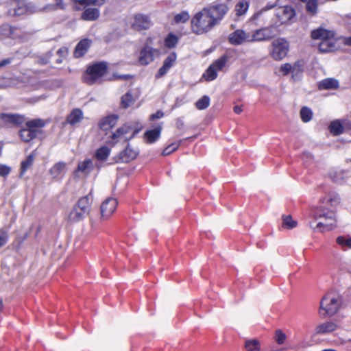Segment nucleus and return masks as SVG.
Returning a JSON list of instances; mask_svg holds the SVG:
<instances>
[{
  "label": "nucleus",
  "mask_w": 351,
  "mask_h": 351,
  "mask_svg": "<svg viewBox=\"0 0 351 351\" xmlns=\"http://www.w3.org/2000/svg\"><path fill=\"white\" fill-rule=\"evenodd\" d=\"M229 10L225 3H218L204 8L192 18L191 30L195 34H203L220 23Z\"/></svg>",
  "instance_id": "nucleus-1"
},
{
  "label": "nucleus",
  "mask_w": 351,
  "mask_h": 351,
  "mask_svg": "<svg viewBox=\"0 0 351 351\" xmlns=\"http://www.w3.org/2000/svg\"><path fill=\"white\" fill-rule=\"evenodd\" d=\"M313 218L315 220L319 219H324V221L319 222L314 230H321V232L328 231L332 230L336 226V214L335 211L331 208H328L325 206H320L315 209L313 213Z\"/></svg>",
  "instance_id": "nucleus-2"
},
{
  "label": "nucleus",
  "mask_w": 351,
  "mask_h": 351,
  "mask_svg": "<svg viewBox=\"0 0 351 351\" xmlns=\"http://www.w3.org/2000/svg\"><path fill=\"white\" fill-rule=\"evenodd\" d=\"M92 204L91 194L81 197L68 215V220L70 222H77L82 220L90 211Z\"/></svg>",
  "instance_id": "nucleus-3"
},
{
  "label": "nucleus",
  "mask_w": 351,
  "mask_h": 351,
  "mask_svg": "<svg viewBox=\"0 0 351 351\" xmlns=\"http://www.w3.org/2000/svg\"><path fill=\"white\" fill-rule=\"evenodd\" d=\"M341 304V300L338 295L333 293H327L321 300L320 313H322L324 316H332L337 313Z\"/></svg>",
  "instance_id": "nucleus-4"
},
{
  "label": "nucleus",
  "mask_w": 351,
  "mask_h": 351,
  "mask_svg": "<svg viewBox=\"0 0 351 351\" xmlns=\"http://www.w3.org/2000/svg\"><path fill=\"white\" fill-rule=\"evenodd\" d=\"M138 131V130L135 129L131 124L125 123L117 128V130L110 135V144L113 146L121 141H128L133 138Z\"/></svg>",
  "instance_id": "nucleus-5"
},
{
  "label": "nucleus",
  "mask_w": 351,
  "mask_h": 351,
  "mask_svg": "<svg viewBox=\"0 0 351 351\" xmlns=\"http://www.w3.org/2000/svg\"><path fill=\"white\" fill-rule=\"evenodd\" d=\"M108 66L105 62H98L89 66L84 80L86 83L93 84L97 82L106 73Z\"/></svg>",
  "instance_id": "nucleus-6"
},
{
  "label": "nucleus",
  "mask_w": 351,
  "mask_h": 351,
  "mask_svg": "<svg viewBox=\"0 0 351 351\" xmlns=\"http://www.w3.org/2000/svg\"><path fill=\"white\" fill-rule=\"evenodd\" d=\"M289 48V43L285 38H276L271 43L270 56L275 60H281L287 55Z\"/></svg>",
  "instance_id": "nucleus-7"
},
{
  "label": "nucleus",
  "mask_w": 351,
  "mask_h": 351,
  "mask_svg": "<svg viewBox=\"0 0 351 351\" xmlns=\"http://www.w3.org/2000/svg\"><path fill=\"white\" fill-rule=\"evenodd\" d=\"M150 42L151 38H148L146 44L139 51L138 60L141 65L149 64L154 61L155 56L159 54V51L157 49L149 45Z\"/></svg>",
  "instance_id": "nucleus-8"
},
{
  "label": "nucleus",
  "mask_w": 351,
  "mask_h": 351,
  "mask_svg": "<svg viewBox=\"0 0 351 351\" xmlns=\"http://www.w3.org/2000/svg\"><path fill=\"white\" fill-rule=\"evenodd\" d=\"M14 15L21 16L25 14H34L40 12L39 6L34 3H26L23 1L14 0L12 1Z\"/></svg>",
  "instance_id": "nucleus-9"
},
{
  "label": "nucleus",
  "mask_w": 351,
  "mask_h": 351,
  "mask_svg": "<svg viewBox=\"0 0 351 351\" xmlns=\"http://www.w3.org/2000/svg\"><path fill=\"white\" fill-rule=\"evenodd\" d=\"M227 58L222 56L215 60L206 71L203 75V77L206 81H213L217 77V71H221L226 65Z\"/></svg>",
  "instance_id": "nucleus-10"
},
{
  "label": "nucleus",
  "mask_w": 351,
  "mask_h": 351,
  "mask_svg": "<svg viewBox=\"0 0 351 351\" xmlns=\"http://www.w3.org/2000/svg\"><path fill=\"white\" fill-rule=\"evenodd\" d=\"M271 27H264L256 29L254 32H250V42H262L269 40L274 37Z\"/></svg>",
  "instance_id": "nucleus-11"
},
{
  "label": "nucleus",
  "mask_w": 351,
  "mask_h": 351,
  "mask_svg": "<svg viewBox=\"0 0 351 351\" xmlns=\"http://www.w3.org/2000/svg\"><path fill=\"white\" fill-rule=\"evenodd\" d=\"M228 40L234 45H241L244 43H250V32H245L243 29L235 30L229 35Z\"/></svg>",
  "instance_id": "nucleus-12"
},
{
  "label": "nucleus",
  "mask_w": 351,
  "mask_h": 351,
  "mask_svg": "<svg viewBox=\"0 0 351 351\" xmlns=\"http://www.w3.org/2000/svg\"><path fill=\"white\" fill-rule=\"evenodd\" d=\"M94 169V164L92 160L86 158L84 160L80 162L77 165V169L74 171L75 177L86 176Z\"/></svg>",
  "instance_id": "nucleus-13"
},
{
  "label": "nucleus",
  "mask_w": 351,
  "mask_h": 351,
  "mask_svg": "<svg viewBox=\"0 0 351 351\" xmlns=\"http://www.w3.org/2000/svg\"><path fill=\"white\" fill-rule=\"evenodd\" d=\"M151 25L149 17L142 14H136L134 16V21L132 23V27L138 31L147 29Z\"/></svg>",
  "instance_id": "nucleus-14"
},
{
  "label": "nucleus",
  "mask_w": 351,
  "mask_h": 351,
  "mask_svg": "<svg viewBox=\"0 0 351 351\" xmlns=\"http://www.w3.org/2000/svg\"><path fill=\"white\" fill-rule=\"evenodd\" d=\"M294 15V10L291 6L279 7L276 10V16L279 19L281 23L288 22Z\"/></svg>",
  "instance_id": "nucleus-15"
},
{
  "label": "nucleus",
  "mask_w": 351,
  "mask_h": 351,
  "mask_svg": "<svg viewBox=\"0 0 351 351\" xmlns=\"http://www.w3.org/2000/svg\"><path fill=\"white\" fill-rule=\"evenodd\" d=\"M177 59L176 53H170L164 60L162 66L159 69L156 74V78H160L164 76L168 71L172 67Z\"/></svg>",
  "instance_id": "nucleus-16"
},
{
  "label": "nucleus",
  "mask_w": 351,
  "mask_h": 351,
  "mask_svg": "<svg viewBox=\"0 0 351 351\" xmlns=\"http://www.w3.org/2000/svg\"><path fill=\"white\" fill-rule=\"evenodd\" d=\"M117 206L116 199L108 198L101 205V214L103 218L110 217L115 210Z\"/></svg>",
  "instance_id": "nucleus-17"
},
{
  "label": "nucleus",
  "mask_w": 351,
  "mask_h": 351,
  "mask_svg": "<svg viewBox=\"0 0 351 351\" xmlns=\"http://www.w3.org/2000/svg\"><path fill=\"white\" fill-rule=\"evenodd\" d=\"M0 119L5 126L17 125L23 122V117L15 114L1 113Z\"/></svg>",
  "instance_id": "nucleus-18"
},
{
  "label": "nucleus",
  "mask_w": 351,
  "mask_h": 351,
  "mask_svg": "<svg viewBox=\"0 0 351 351\" xmlns=\"http://www.w3.org/2000/svg\"><path fill=\"white\" fill-rule=\"evenodd\" d=\"M66 171V163L58 162L49 169V174L53 179L60 180L63 178Z\"/></svg>",
  "instance_id": "nucleus-19"
},
{
  "label": "nucleus",
  "mask_w": 351,
  "mask_h": 351,
  "mask_svg": "<svg viewBox=\"0 0 351 351\" xmlns=\"http://www.w3.org/2000/svg\"><path fill=\"white\" fill-rule=\"evenodd\" d=\"M337 41L335 36L320 41L318 45L319 50L324 53L333 51L337 49Z\"/></svg>",
  "instance_id": "nucleus-20"
},
{
  "label": "nucleus",
  "mask_w": 351,
  "mask_h": 351,
  "mask_svg": "<svg viewBox=\"0 0 351 351\" xmlns=\"http://www.w3.org/2000/svg\"><path fill=\"white\" fill-rule=\"evenodd\" d=\"M337 325L333 322H326L317 325L315 330V335H326L335 331Z\"/></svg>",
  "instance_id": "nucleus-21"
},
{
  "label": "nucleus",
  "mask_w": 351,
  "mask_h": 351,
  "mask_svg": "<svg viewBox=\"0 0 351 351\" xmlns=\"http://www.w3.org/2000/svg\"><path fill=\"white\" fill-rule=\"evenodd\" d=\"M19 29L11 27L8 25H3L0 27V40L5 38H11L15 39L19 36Z\"/></svg>",
  "instance_id": "nucleus-22"
},
{
  "label": "nucleus",
  "mask_w": 351,
  "mask_h": 351,
  "mask_svg": "<svg viewBox=\"0 0 351 351\" xmlns=\"http://www.w3.org/2000/svg\"><path fill=\"white\" fill-rule=\"evenodd\" d=\"M84 118V113L80 108L73 109L66 117V122L72 126L79 124Z\"/></svg>",
  "instance_id": "nucleus-23"
},
{
  "label": "nucleus",
  "mask_w": 351,
  "mask_h": 351,
  "mask_svg": "<svg viewBox=\"0 0 351 351\" xmlns=\"http://www.w3.org/2000/svg\"><path fill=\"white\" fill-rule=\"evenodd\" d=\"M339 87V81L332 77L326 78L318 83L319 90H337Z\"/></svg>",
  "instance_id": "nucleus-24"
},
{
  "label": "nucleus",
  "mask_w": 351,
  "mask_h": 351,
  "mask_svg": "<svg viewBox=\"0 0 351 351\" xmlns=\"http://www.w3.org/2000/svg\"><path fill=\"white\" fill-rule=\"evenodd\" d=\"M118 117L116 115H110L101 120L99 128L104 131H108L114 127L117 123Z\"/></svg>",
  "instance_id": "nucleus-25"
},
{
  "label": "nucleus",
  "mask_w": 351,
  "mask_h": 351,
  "mask_svg": "<svg viewBox=\"0 0 351 351\" xmlns=\"http://www.w3.org/2000/svg\"><path fill=\"white\" fill-rule=\"evenodd\" d=\"M138 152L128 145L124 151L119 154V161L122 162H128L136 158Z\"/></svg>",
  "instance_id": "nucleus-26"
},
{
  "label": "nucleus",
  "mask_w": 351,
  "mask_h": 351,
  "mask_svg": "<svg viewBox=\"0 0 351 351\" xmlns=\"http://www.w3.org/2000/svg\"><path fill=\"white\" fill-rule=\"evenodd\" d=\"M161 131V125H159L154 129L146 131L144 134L146 143L151 144L156 142L160 138Z\"/></svg>",
  "instance_id": "nucleus-27"
},
{
  "label": "nucleus",
  "mask_w": 351,
  "mask_h": 351,
  "mask_svg": "<svg viewBox=\"0 0 351 351\" xmlns=\"http://www.w3.org/2000/svg\"><path fill=\"white\" fill-rule=\"evenodd\" d=\"M328 176L333 182L341 184L347 178V172L339 169H332L328 173Z\"/></svg>",
  "instance_id": "nucleus-28"
},
{
  "label": "nucleus",
  "mask_w": 351,
  "mask_h": 351,
  "mask_svg": "<svg viewBox=\"0 0 351 351\" xmlns=\"http://www.w3.org/2000/svg\"><path fill=\"white\" fill-rule=\"evenodd\" d=\"M91 44V40L89 39H83L76 46L74 51V56L75 58H80L84 56L88 49L90 47Z\"/></svg>",
  "instance_id": "nucleus-29"
},
{
  "label": "nucleus",
  "mask_w": 351,
  "mask_h": 351,
  "mask_svg": "<svg viewBox=\"0 0 351 351\" xmlns=\"http://www.w3.org/2000/svg\"><path fill=\"white\" fill-rule=\"evenodd\" d=\"M333 36H335L333 32L325 29L324 28H318L317 29L312 31L311 32V37L313 39L320 40V41H323L325 39L330 38Z\"/></svg>",
  "instance_id": "nucleus-30"
},
{
  "label": "nucleus",
  "mask_w": 351,
  "mask_h": 351,
  "mask_svg": "<svg viewBox=\"0 0 351 351\" xmlns=\"http://www.w3.org/2000/svg\"><path fill=\"white\" fill-rule=\"evenodd\" d=\"M323 206H336L339 203V197L337 194L332 193L326 195L321 200Z\"/></svg>",
  "instance_id": "nucleus-31"
},
{
  "label": "nucleus",
  "mask_w": 351,
  "mask_h": 351,
  "mask_svg": "<svg viewBox=\"0 0 351 351\" xmlns=\"http://www.w3.org/2000/svg\"><path fill=\"white\" fill-rule=\"evenodd\" d=\"M40 12H53L58 10H64L66 8V5L63 0H55V3L47 4L43 7H40Z\"/></svg>",
  "instance_id": "nucleus-32"
},
{
  "label": "nucleus",
  "mask_w": 351,
  "mask_h": 351,
  "mask_svg": "<svg viewBox=\"0 0 351 351\" xmlns=\"http://www.w3.org/2000/svg\"><path fill=\"white\" fill-rule=\"evenodd\" d=\"M100 15L99 9L97 8H87L82 14V19L84 21H95Z\"/></svg>",
  "instance_id": "nucleus-33"
},
{
  "label": "nucleus",
  "mask_w": 351,
  "mask_h": 351,
  "mask_svg": "<svg viewBox=\"0 0 351 351\" xmlns=\"http://www.w3.org/2000/svg\"><path fill=\"white\" fill-rule=\"evenodd\" d=\"M45 125V121L41 119H32L27 121L25 123L26 127L36 131L37 134L41 132L40 129L43 128Z\"/></svg>",
  "instance_id": "nucleus-34"
},
{
  "label": "nucleus",
  "mask_w": 351,
  "mask_h": 351,
  "mask_svg": "<svg viewBox=\"0 0 351 351\" xmlns=\"http://www.w3.org/2000/svg\"><path fill=\"white\" fill-rule=\"evenodd\" d=\"M304 62L302 60H298L292 65L291 73L292 78L297 80L304 71Z\"/></svg>",
  "instance_id": "nucleus-35"
},
{
  "label": "nucleus",
  "mask_w": 351,
  "mask_h": 351,
  "mask_svg": "<svg viewBox=\"0 0 351 351\" xmlns=\"http://www.w3.org/2000/svg\"><path fill=\"white\" fill-rule=\"evenodd\" d=\"M36 131L29 129V128L21 129L19 131V136L21 140L24 142H29L37 136Z\"/></svg>",
  "instance_id": "nucleus-36"
},
{
  "label": "nucleus",
  "mask_w": 351,
  "mask_h": 351,
  "mask_svg": "<svg viewBox=\"0 0 351 351\" xmlns=\"http://www.w3.org/2000/svg\"><path fill=\"white\" fill-rule=\"evenodd\" d=\"M249 2L246 0L239 1L234 7V12L237 16H241L245 14L249 8Z\"/></svg>",
  "instance_id": "nucleus-37"
},
{
  "label": "nucleus",
  "mask_w": 351,
  "mask_h": 351,
  "mask_svg": "<svg viewBox=\"0 0 351 351\" xmlns=\"http://www.w3.org/2000/svg\"><path fill=\"white\" fill-rule=\"evenodd\" d=\"M35 155L36 154L34 152H33L27 156V158L25 160H23L21 162L20 177H22L25 173V171L32 167L34 160Z\"/></svg>",
  "instance_id": "nucleus-38"
},
{
  "label": "nucleus",
  "mask_w": 351,
  "mask_h": 351,
  "mask_svg": "<svg viewBox=\"0 0 351 351\" xmlns=\"http://www.w3.org/2000/svg\"><path fill=\"white\" fill-rule=\"evenodd\" d=\"M110 152V148H109L108 146H101L97 149L95 156L97 160L104 161L109 156Z\"/></svg>",
  "instance_id": "nucleus-39"
},
{
  "label": "nucleus",
  "mask_w": 351,
  "mask_h": 351,
  "mask_svg": "<svg viewBox=\"0 0 351 351\" xmlns=\"http://www.w3.org/2000/svg\"><path fill=\"white\" fill-rule=\"evenodd\" d=\"M336 242L343 250L351 249V237L339 236L337 238Z\"/></svg>",
  "instance_id": "nucleus-40"
},
{
  "label": "nucleus",
  "mask_w": 351,
  "mask_h": 351,
  "mask_svg": "<svg viewBox=\"0 0 351 351\" xmlns=\"http://www.w3.org/2000/svg\"><path fill=\"white\" fill-rule=\"evenodd\" d=\"M164 43L165 47H167V48H173L176 46V45L178 43V38L175 34L170 33L165 38Z\"/></svg>",
  "instance_id": "nucleus-41"
},
{
  "label": "nucleus",
  "mask_w": 351,
  "mask_h": 351,
  "mask_svg": "<svg viewBox=\"0 0 351 351\" xmlns=\"http://www.w3.org/2000/svg\"><path fill=\"white\" fill-rule=\"evenodd\" d=\"M282 226L288 229H292L297 226V221L293 220L290 215H283Z\"/></svg>",
  "instance_id": "nucleus-42"
},
{
  "label": "nucleus",
  "mask_w": 351,
  "mask_h": 351,
  "mask_svg": "<svg viewBox=\"0 0 351 351\" xmlns=\"http://www.w3.org/2000/svg\"><path fill=\"white\" fill-rule=\"evenodd\" d=\"M210 105V98L208 96L204 95L198 99L195 103V106L198 110H204Z\"/></svg>",
  "instance_id": "nucleus-43"
},
{
  "label": "nucleus",
  "mask_w": 351,
  "mask_h": 351,
  "mask_svg": "<svg viewBox=\"0 0 351 351\" xmlns=\"http://www.w3.org/2000/svg\"><path fill=\"white\" fill-rule=\"evenodd\" d=\"M300 114L301 119L304 123H307V122L310 121L312 119L313 112H312L311 110L307 107H303L300 110Z\"/></svg>",
  "instance_id": "nucleus-44"
},
{
  "label": "nucleus",
  "mask_w": 351,
  "mask_h": 351,
  "mask_svg": "<svg viewBox=\"0 0 351 351\" xmlns=\"http://www.w3.org/2000/svg\"><path fill=\"white\" fill-rule=\"evenodd\" d=\"M317 0H308L306 5V11L312 15H315L317 12Z\"/></svg>",
  "instance_id": "nucleus-45"
},
{
  "label": "nucleus",
  "mask_w": 351,
  "mask_h": 351,
  "mask_svg": "<svg viewBox=\"0 0 351 351\" xmlns=\"http://www.w3.org/2000/svg\"><path fill=\"white\" fill-rule=\"evenodd\" d=\"M245 347L247 351H258L260 343L256 339H250L246 341Z\"/></svg>",
  "instance_id": "nucleus-46"
},
{
  "label": "nucleus",
  "mask_w": 351,
  "mask_h": 351,
  "mask_svg": "<svg viewBox=\"0 0 351 351\" xmlns=\"http://www.w3.org/2000/svg\"><path fill=\"white\" fill-rule=\"evenodd\" d=\"M330 130L333 134L338 135L342 133L343 126L339 121H335L330 123Z\"/></svg>",
  "instance_id": "nucleus-47"
},
{
  "label": "nucleus",
  "mask_w": 351,
  "mask_h": 351,
  "mask_svg": "<svg viewBox=\"0 0 351 351\" xmlns=\"http://www.w3.org/2000/svg\"><path fill=\"white\" fill-rule=\"evenodd\" d=\"M134 99L130 93H127L121 97V106L126 108L129 107L133 102Z\"/></svg>",
  "instance_id": "nucleus-48"
},
{
  "label": "nucleus",
  "mask_w": 351,
  "mask_h": 351,
  "mask_svg": "<svg viewBox=\"0 0 351 351\" xmlns=\"http://www.w3.org/2000/svg\"><path fill=\"white\" fill-rule=\"evenodd\" d=\"M189 19V14L187 12H182L177 14L174 17V21L176 23H184Z\"/></svg>",
  "instance_id": "nucleus-49"
},
{
  "label": "nucleus",
  "mask_w": 351,
  "mask_h": 351,
  "mask_svg": "<svg viewBox=\"0 0 351 351\" xmlns=\"http://www.w3.org/2000/svg\"><path fill=\"white\" fill-rule=\"evenodd\" d=\"M274 339L278 344L282 345L285 343L287 336L281 330L278 329L275 332Z\"/></svg>",
  "instance_id": "nucleus-50"
},
{
  "label": "nucleus",
  "mask_w": 351,
  "mask_h": 351,
  "mask_svg": "<svg viewBox=\"0 0 351 351\" xmlns=\"http://www.w3.org/2000/svg\"><path fill=\"white\" fill-rule=\"evenodd\" d=\"M180 145L179 143H173L165 147L162 152V155L167 156L176 151Z\"/></svg>",
  "instance_id": "nucleus-51"
},
{
  "label": "nucleus",
  "mask_w": 351,
  "mask_h": 351,
  "mask_svg": "<svg viewBox=\"0 0 351 351\" xmlns=\"http://www.w3.org/2000/svg\"><path fill=\"white\" fill-rule=\"evenodd\" d=\"M292 65L289 63H285L280 66V71L283 75H287L289 73H291Z\"/></svg>",
  "instance_id": "nucleus-52"
},
{
  "label": "nucleus",
  "mask_w": 351,
  "mask_h": 351,
  "mask_svg": "<svg viewBox=\"0 0 351 351\" xmlns=\"http://www.w3.org/2000/svg\"><path fill=\"white\" fill-rule=\"evenodd\" d=\"M11 171V168L3 164H0V176L5 177L7 176Z\"/></svg>",
  "instance_id": "nucleus-53"
},
{
  "label": "nucleus",
  "mask_w": 351,
  "mask_h": 351,
  "mask_svg": "<svg viewBox=\"0 0 351 351\" xmlns=\"http://www.w3.org/2000/svg\"><path fill=\"white\" fill-rule=\"evenodd\" d=\"M7 241H8L7 233L3 230H0V247L3 246L6 243Z\"/></svg>",
  "instance_id": "nucleus-54"
},
{
  "label": "nucleus",
  "mask_w": 351,
  "mask_h": 351,
  "mask_svg": "<svg viewBox=\"0 0 351 351\" xmlns=\"http://www.w3.org/2000/svg\"><path fill=\"white\" fill-rule=\"evenodd\" d=\"M106 0H87L86 6L97 5L101 6L104 4Z\"/></svg>",
  "instance_id": "nucleus-55"
},
{
  "label": "nucleus",
  "mask_w": 351,
  "mask_h": 351,
  "mask_svg": "<svg viewBox=\"0 0 351 351\" xmlns=\"http://www.w3.org/2000/svg\"><path fill=\"white\" fill-rule=\"evenodd\" d=\"M75 5L77 9H81L82 7H86L87 0H71Z\"/></svg>",
  "instance_id": "nucleus-56"
},
{
  "label": "nucleus",
  "mask_w": 351,
  "mask_h": 351,
  "mask_svg": "<svg viewBox=\"0 0 351 351\" xmlns=\"http://www.w3.org/2000/svg\"><path fill=\"white\" fill-rule=\"evenodd\" d=\"M163 116H164V113L162 111L158 110L156 113L152 114L150 116V119L151 120H154V119H160V118L163 117Z\"/></svg>",
  "instance_id": "nucleus-57"
},
{
  "label": "nucleus",
  "mask_w": 351,
  "mask_h": 351,
  "mask_svg": "<svg viewBox=\"0 0 351 351\" xmlns=\"http://www.w3.org/2000/svg\"><path fill=\"white\" fill-rule=\"evenodd\" d=\"M176 125L177 128L179 130L184 129V121L180 118H178L176 119Z\"/></svg>",
  "instance_id": "nucleus-58"
},
{
  "label": "nucleus",
  "mask_w": 351,
  "mask_h": 351,
  "mask_svg": "<svg viewBox=\"0 0 351 351\" xmlns=\"http://www.w3.org/2000/svg\"><path fill=\"white\" fill-rule=\"evenodd\" d=\"M243 111V109L241 106H236L234 107V112L236 113V114H240L241 113V112Z\"/></svg>",
  "instance_id": "nucleus-59"
},
{
  "label": "nucleus",
  "mask_w": 351,
  "mask_h": 351,
  "mask_svg": "<svg viewBox=\"0 0 351 351\" xmlns=\"http://www.w3.org/2000/svg\"><path fill=\"white\" fill-rule=\"evenodd\" d=\"M261 13H262V11H259V12H258L255 13V14L252 16L251 19H252V20H256V19H257L259 17V16L261 14Z\"/></svg>",
  "instance_id": "nucleus-60"
},
{
  "label": "nucleus",
  "mask_w": 351,
  "mask_h": 351,
  "mask_svg": "<svg viewBox=\"0 0 351 351\" xmlns=\"http://www.w3.org/2000/svg\"><path fill=\"white\" fill-rule=\"evenodd\" d=\"M10 62V60H4L2 62H0V67L3 66L7 64H9Z\"/></svg>",
  "instance_id": "nucleus-61"
},
{
  "label": "nucleus",
  "mask_w": 351,
  "mask_h": 351,
  "mask_svg": "<svg viewBox=\"0 0 351 351\" xmlns=\"http://www.w3.org/2000/svg\"><path fill=\"white\" fill-rule=\"evenodd\" d=\"M118 77L120 79H128V77H130V75H119Z\"/></svg>",
  "instance_id": "nucleus-62"
},
{
  "label": "nucleus",
  "mask_w": 351,
  "mask_h": 351,
  "mask_svg": "<svg viewBox=\"0 0 351 351\" xmlns=\"http://www.w3.org/2000/svg\"><path fill=\"white\" fill-rule=\"evenodd\" d=\"M66 49L65 48H61V49H58V53H62L66 52Z\"/></svg>",
  "instance_id": "nucleus-63"
}]
</instances>
